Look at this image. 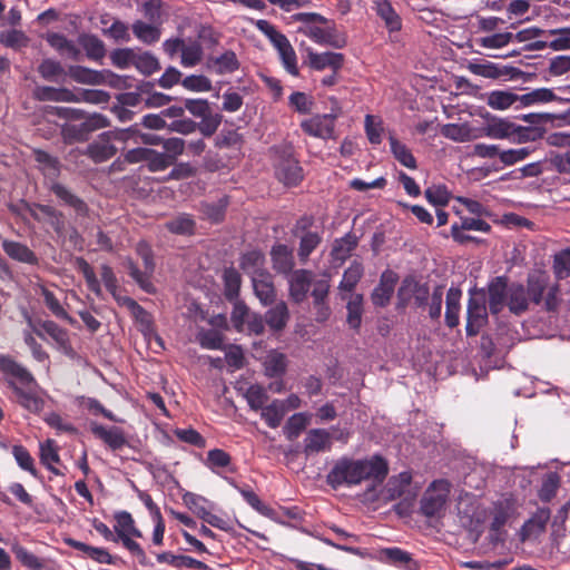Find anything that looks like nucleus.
<instances>
[{
    "instance_id": "obj_60",
    "label": "nucleus",
    "mask_w": 570,
    "mask_h": 570,
    "mask_svg": "<svg viewBox=\"0 0 570 570\" xmlns=\"http://www.w3.org/2000/svg\"><path fill=\"white\" fill-rule=\"evenodd\" d=\"M533 151H534V148H531V147H521V148L502 150V154H500V161L504 166H513L520 161H523Z\"/></svg>"
},
{
    "instance_id": "obj_23",
    "label": "nucleus",
    "mask_w": 570,
    "mask_h": 570,
    "mask_svg": "<svg viewBox=\"0 0 570 570\" xmlns=\"http://www.w3.org/2000/svg\"><path fill=\"white\" fill-rule=\"evenodd\" d=\"M68 76L76 82L83 85H102L105 83V73L82 66H70L67 71Z\"/></svg>"
},
{
    "instance_id": "obj_45",
    "label": "nucleus",
    "mask_w": 570,
    "mask_h": 570,
    "mask_svg": "<svg viewBox=\"0 0 570 570\" xmlns=\"http://www.w3.org/2000/svg\"><path fill=\"white\" fill-rule=\"evenodd\" d=\"M309 421H311V414H308V413L301 412V413L293 414L288 419V421L284 428V433H285L286 438L288 440L296 439L302 433V431H304L305 428L309 424Z\"/></svg>"
},
{
    "instance_id": "obj_29",
    "label": "nucleus",
    "mask_w": 570,
    "mask_h": 570,
    "mask_svg": "<svg viewBox=\"0 0 570 570\" xmlns=\"http://www.w3.org/2000/svg\"><path fill=\"white\" fill-rule=\"evenodd\" d=\"M285 414V403H283L282 400H273L261 410L262 419L272 429H276L281 425Z\"/></svg>"
},
{
    "instance_id": "obj_32",
    "label": "nucleus",
    "mask_w": 570,
    "mask_h": 570,
    "mask_svg": "<svg viewBox=\"0 0 570 570\" xmlns=\"http://www.w3.org/2000/svg\"><path fill=\"white\" fill-rule=\"evenodd\" d=\"M12 387L17 395L18 402L27 411L39 413L43 410L45 400L33 391H24L12 383Z\"/></svg>"
},
{
    "instance_id": "obj_54",
    "label": "nucleus",
    "mask_w": 570,
    "mask_h": 570,
    "mask_svg": "<svg viewBox=\"0 0 570 570\" xmlns=\"http://www.w3.org/2000/svg\"><path fill=\"white\" fill-rule=\"evenodd\" d=\"M180 53V63L188 68L196 66L202 60L203 49L197 41H190L184 43Z\"/></svg>"
},
{
    "instance_id": "obj_50",
    "label": "nucleus",
    "mask_w": 570,
    "mask_h": 570,
    "mask_svg": "<svg viewBox=\"0 0 570 570\" xmlns=\"http://www.w3.org/2000/svg\"><path fill=\"white\" fill-rule=\"evenodd\" d=\"M390 146L393 156L405 167L410 169L416 168V160L411 150L394 137H390Z\"/></svg>"
},
{
    "instance_id": "obj_52",
    "label": "nucleus",
    "mask_w": 570,
    "mask_h": 570,
    "mask_svg": "<svg viewBox=\"0 0 570 570\" xmlns=\"http://www.w3.org/2000/svg\"><path fill=\"white\" fill-rule=\"evenodd\" d=\"M543 136V130L539 127H524L514 124L513 134L510 141L514 144H525L535 141Z\"/></svg>"
},
{
    "instance_id": "obj_1",
    "label": "nucleus",
    "mask_w": 570,
    "mask_h": 570,
    "mask_svg": "<svg viewBox=\"0 0 570 570\" xmlns=\"http://www.w3.org/2000/svg\"><path fill=\"white\" fill-rule=\"evenodd\" d=\"M387 473V462L380 455H372L366 459L343 456L334 463L326 476V481L333 489L342 485H357L363 481L380 484L384 481Z\"/></svg>"
},
{
    "instance_id": "obj_26",
    "label": "nucleus",
    "mask_w": 570,
    "mask_h": 570,
    "mask_svg": "<svg viewBox=\"0 0 570 570\" xmlns=\"http://www.w3.org/2000/svg\"><path fill=\"white\" fill-rule=\"evenodd\" d=\"M276 175L285 185H297L302 178V168L298 161L293 158H287L281 163L276 168Z\"/></svg>"
},
{
    "instance_id": "obj_16",
    "label": "nucleus",
    "mask_w": 570,
    "mask_h": 570,
    "mask_svg": "<svg viewBox=\"0 0 570 570\" xmlns=\"http://www.w3.org/2000/svg\"><path fill=\"white\" fill-rule=\"evenodd\" d=\"M513 121L507 118H493L483 128L479 137H489L492 139H511L514 129Z\"/></svg>"
},
{
    "instance_id": "obj_33",
    "label": "nucleus",
    "mask_w": 570,
    "mask_h": 570,
    "mask_svg": "<svg viewBox=\"0 0 570 570\" xmlns=\"http://www.w3.org/2000/svg\"><path fill=\"white\" fill-rule=\"evenodd\" d=\"M441 132L444 137L460 142H465L479 138V134H476L465 124L444 125L441 129Z\"/></svg>"
},
{
    "instance_id": "obj_8",
    "label": "nucleus",
    "mask_w": 570,
    "mask_h": 570,
    "mask_svg": "<svg viewBox=\"0 0 570 570\" xmlns=\"http://www.w3.org/2000/svg\"><path fill=\"white\" fill-rule=\"evenodd\" d=\"M29 324L33 327L35 333L41 338H45V336L48 335L60 351L66 354L71 352L68 332L58 326L55 322L45 321L40 323L39 326H33L31 320H29Z\"/></svg>"
},
{
    "instance_id": "obj_21",
    "label": "nucleus",
    "mask_w": 570,
    "mask_h": 570,
    "mask_svg": "<svg viewBox=\"0 0 570 570\" xmlns=\"http://www.w3.org/2000/svg\"><path fill=\"white\" fill-rule=\"evenodd\" d=\"M309 66L315 70H324L326 68L337 71L343 65V55L338 52H309Z\"/></svg>"
},
{
    "instance_id": "obj_64",
    "label": "nucleus",
    "mask_w": 570,
    "mask_h": 570,
    "mask_svg": "<svg viewBox=\"0 0 570 570\" xmlns=\"http://www.w3.org/2000/svg\"><path fill=\"white\" fill-rule=\"evenodd\" d=\"M553 271L559 279L570 276V249H564L556 254L553 259Z\"/></svg>"
},
{
    "instance_id": "obj_30",
    "label": "nucleus",
    "mask_w": 570,
    "mask_h": 570,
    "mask_svg": "<svg viewBox=\"0 0 570 570\" xmlns=\"http://www.w3.org/2000/svg\"><path fill=\"white\" fill-rule=\"evenodd\" d=\"M462 291L458 287H450L446 293L445 322L449 327L459 324L460 301Z\"/></svg>"
},
{
    "instance_id": "obj_2",
    "label": "nucleus",
    "mask_w": 570,
    "mask_h": 570,
    "mask_svg": "<svg viewBox=\"0 0 570 570\" xmlns=\"http://www.w3.org/2000/svg\"><path fill=\"white\" fill-rule=\"evenodd\" d=\"M530 302L532 301L522 284L508 285L504 278L497 277L489 285V307L493 314L501 312L504 305L511 313L521 314L528 309Z\"/></svg>"
},
{
    "instance_id": "obj_39",
    "label": "nucleus",
    "mask_w": 570,
    "mask_h": 570,
    "mask_svg": "<svg viewBox=\"0 0 570 570\" xmlns=\"http://www.w3.org/2000/svg\"><path fill=\"white\" fill-rule=\"evenodd\" d=\"M487 104L497 110H505L513 105L518 106V95L508 90H493L488 94Z\"/></svg>"
},
{
    "instance_id": "obj_6",
    "label": "nucleus",
    "mask_w": 570,
    "mask_h": 570,
    "mask_svg": "<svg viewBox=\"0 0 570 570\" xmlns=\"http://www.w3.org/2000/svg\"><path fill=\"white\" fill-rule=\"evenodd\" d=\"M341 114V108L336 105L330 114L315 115L304 119L301 122L302 130L313 137L330 139L334 135L335 120Z\"/></svg>"
},
{
    "instance_id": "obj_41",
    "label": "nucleus",
    "mask_w": 570,
    "mask_h": 570,
    "mask_svg": "<svg viewBox=\"0 0 570 570\" xmlns=\"http://www.w3.org/2000/svg\"><path fill=\"white\" fill-rule=\"evenodd\" d=\"M265 373L269 377L279 376L287 367L286 355L278 351H271L264 361Z\"/></svg>"
},
{
    "instance_id": "obj_10",
    "label": "nucleus",
    "mask_w": 570,
    "mask_h": 570,
    "mask_svg": "<svg viewBox=\"0 0 570 570\" xmlns=\"http://www.w3.org/2000/svg\"><path fill=\"white\" fill-rule=\"evenodd\" d=\"M90 430L95 436L100 439L112 451L120 450L127 444L126 435L118 426H105L92 423Z\"/></svg>"
},
{
    "instance_id": "obj_27",
    "label": "nucleus",
    "mask_w": 570,
    "mask_h": 570,
    "mask_svg": "<svg viewBox=\"0 0 570 570\" xmlns=\"http://www.w3.org/2000/svg\"><path fill=\"white\" fill-rule=\"evenodd\" d=\"M556 99H557V96L554 95L552 89L538 88L530 92H527L523 95H518L517 108L542 105V104L554 101Z\"/></svg>"
},
{
    "instance_id": "obj_14",
    "label": "nucleus",
    "mask_w": 570,
    "mask_h": 570,
    "mask_svg": "<svg viewBox=\"0 0 570 570\" xmlns=\"http://www.w3.org/2000/svg\"><path fill=\"white\" fill-rule=\"evenodd\" d=\"M397 277L393 272H384L381 276L380 284L372 293V302L376 306H385L394 292Z\"/></svg>"
},
{
    "instance_id": "obj_46",
    "label": "nucleus",
    "mask_w": 570,
    "mask_h": 570,
    "mask_svg": "<svg viewBox=\"0 0 570 570\" xmlns=\"http://www.w3.org/2000/svg\"><path fill=\"white\" fill-rule=\"evenodd\" d=\"M347 301V323L353 328H358L362 320L363 296L361 294H351L345 298Z\"/></svg>"
},
{
    "instance_id": "obj_37",
    "label": "nucleus",
    "mask_w": 570,
    "mask_h": 570,
    "mask_svg": "<svg viewBox=\"0 0 570 570\" xmlns=\"http://www.w3.org/2000/svg\"><path fill=\"white\" fill-rule=\"evenodd\" d=\"M289 318V313L284 302L277 303L274 307L268 309L265 315L267 325L274 331L283 330Z\"/></svg>"
},
{
    "instance_id": "obj_12",
    "label": "nucleus",
    "mask_w": 570,
    "mask_h": 570,
    "mask_svg": "<svg viewBox=\"0 0 570 570\" xmlns=\"http://www.w3.org/2000/svg\"><path fill=\"white\" fill-rule=\"evenodd\" d=\"M252 285L256 297L263 305H269L275 299V287L272 275L266 271L252 278Z\"/></svg>"
},
{
    "instance_id": "obj_55",
    "label": "nucleus",
    "mask_w": 570,
    "mask_h": 570,
    "mask_svg": "<svg viewBox=\"0 0 570 570\" xmlns=\"http://www.w3.org/2000/svg\"><path fill=\"white\" fill-rule=\"evenodd\" d=\"M40 293L43 296L47 307L51 311V313L56 317L65 320V321L69 322L70 324H73V320L68 315V313L65 311V308L60 304L59 299L56 297V295L51 291H49L45 286H41Z\"/></svg>"
},
{
    "instance_id": "obj_15",
    "label": "nucleus",
    "mask_w": 570,
    "mask_h": 570,
    "mask_svg": "<svg viewBox=\"0 0 570 570\" xmlns=\"http://www.w3.org/2000/svg\"><path fill=\"white\" fill-rule=\"evenodd\" d=\"M428 295V287L413 279H405L399 289V298L403 305L413 298L417 306H422L426 302Z\"/></svg>"
},
{
    "instance_id": "obj_43",
    "label": "nucleus",
    "mask_w": 570,
    "mask_h": 570,
    "mask_svg": "<svg viewBox=\"0 0 570 570\" xmlns=\"http://www.w3.org/2000/svg\"><path fill=\"white\" fill-rule=\"evenodd\" d=\"M78 41H79V45L86 51V55L89 59L99 60L106 53L104 42L96 36L81 35L79 37Z\"/></svg>"
},
{
    "instance_id": "obj_58",
    "label": "nucleus",
    "mask_w": 570,
    "mask_h": 570,
    "mask_svg": "<svg viewBox=\"0 0 570 570\" xmlns=\"http://www.w3.org/2000/svg\"><path fill=\"white\" fill-rule=\"evenodd\" d=\"M75 264H76L77 269L82 273L88 288L91 292H94L96 295H100L101 294L100 282L96 277V274H95L92 267L88 264V262L85 261L83 258L79 257L76 259Z\"/></svg>"
},
{
    "instance_id": "obj_28",
    "label": "nucleus",
    "mask_w": 570,
    "mask_h": 570,
    "mask_svg": "<svg viewBox=\"0 0 570 570\" xmlns=\"http://www.w3.org/2000/svg\"><path fill=\"white\" fill-rule=\"evenodd\" d=\"M115 532L117 540L126 535H132L135 538H141V532L135 525V520L131 514L127 511H119L115 513Z\"/></svg>"
},
{
    "instance_id": "obj_13",
    "label": "nucleus",
    "mask_w": 570,
    "mask_h": 570,
    "mask_svg": "<svg viewBox=\"0 0 570 570\" xmlns=\"http://www.w3.org/2000/svg\"><path fill=\"white\" fill-rule=\"evenodd\" d=\"M487 307L483 301L479 302L475 298H470L468 304V322L466 333L468 335H476L480 328L487 322Z\"/></svg>"
},
{
    "instance_id": "obj_53",
    "label": "nucleus",
    "mask_w": 570,
    "mask_h": 570,
    "mask_svg": "<svg viewBox=\"0 0 570 570\" xmlns=\"http://www.w3.org/2000/svg\"><path fill=\"white\" fill-rule=\"evenodd\" d=\"M412 481V475L410 472L404 471L390 479L387 483V492L391 499H396L402 497L406 489L410 487Z\"/></svg>"
},
{
    "instance_id": "obj_51",
    "label": "nucleus",
    "mask_w": 570,
    "mask_h": 570,
    "mask_svg": "<svg viewBox=\"0 0 570 570\" xmlns=\"http://www.w3.org/2000/svg\"><path fill=\"white\" fill-rule=\"evenodd\" d=\"M0 368L4 373L18 379L22 384H29L33 382L32 375L26 368L8 357L0 356Z\"/></svg>"
},
{
    "instance_id": "obj_62",
    "label": "nucleus",
    "mask_w": 570,
    "mask_h": 570,
    "mask_svg": "<svg viewBox=\"0 0 570 570\" xmlns=\"http://www.w3.org/2000/svg\"><path fill=\"white\" fill-rule=\"evenodd\" d=\"M559 482L560 479L557 473H548L543 478L541 487L539 489V498L544 502L550 501L557 493Z\"/></svg>"
},
{
    "instance_id": "obj_7",
    "label": "nucleus",
    "mask_w": 570,
    "mask_h": 570,
    "mask_svg": "<svg viewBox=\"0 0 570 570\" xmlns=\"http://www.w3.org/2000/svg\"><path fill=\"white\" fill-rule=\"evenodd\" d=\"M136 250L137 254L144 261L145 272H140L131 261H128L127 268L129 275L137 282V284L144 291L151 293L154 291V286L149 279V276L151 275L155 268L151 248L146 242H139L137 244Z\"/></svg>"
},
{
    "instance_id": "obj_49",
    "label": "nucleus",
    "mask_w": 570,
    "mask_h": 570,
    "mask_svg": "<svg viewBox=\"0 0 570 570\" xmlns=\"http://www.w3.org/2000/svg\"><path fill=\"white\" fill-rule=\"evenodd\" d=\"M11 551L23 567L30 570H41L43 568L41 560L18 542H13L11 544Z\"/></svg>"
},
{
    "instance_id": "obj_47",
    "label": "nucleus",
    "mask_w": 570,
    "mask_h": 570,
    "mask_svg": "<svg viewBox=\"0 0 570 570\" xmlns=\"http://www.w3.org/2000/svg\"><path fill=\"white\" fill-rule=\"evenodd\" d=\"M40 76L48 81H59L67 75L62 65L53 59H43L38 67Z\"/></svg>"
},
{
    "instance_id": "obj_36",
    "label": "nucleus",
    "mask_w": 570,
    "mask_h": 570,
    "mask_svg": "<svg viewBox=\"0 0 570 570\" xmlns=\"http://www.w3.org/2000/svg\"><path fill=\"white\" fill-rule=\"evenodd\" d=\"M376 13L384 20L390 31L401 29V19L387 0H374Z\"/></svg>"
},
{
    "instance_id": "obj_19",
    "label": "nucleus",
    "mask_w": 570,
    "mask_h": 570,
    "mask_svg": "<svg viewBox=\"0 0 570 570\" xmlns=\"http://www.w3.org/2000/svg\"><path fill=\"white\" fill-rule=\"evenodd\" d=\"M466 69L475 76L489 79H498L508 75L504 68L488 60H470L466 63Z\"/></svg>"
},
{
    "instance_id": "obj_22",
    "label": "nucleus",
    "mask_w": 570,
    "mask_h": 570,
    "mask_svg": "<svg viewBox=\"0 0 570 570\" xmlns=\"http://www.w3.org/2000/svg\"><path fill=\"white\" fill-rule=\"evenodd\" d=\"M273 267L276 272L288 274L294 267V258L292 249L286 245H275L271 250Z\"/></svg>"
},
{
    "instance_id": "obj_56",
    "label": "nucleus",
    "mask_w": 570,
    "mask_h": 570,
    "mask_svg": "<svg viewBox=\"0 0 570 570\" xmlns=\"http://www.w3.org/2000/svg\"><path fill=\"white\" fill-rule=\"evenodd\" d=\"M245 399L252 410L261 411L266 405L268 395L262 385L254 384L246 390Z\"/></svg>"
},
{
    "instance_id": "obj_35",
    "label": "nucleus",
    "mask_w": 570,
    "mask_h": 570,
    "mask_svg": "<svg viewBox=\"0 0 570 570\" xmlns=\"http://www.w3.org/2000/svg\"><path fill=\"white\" fill-rule=\"evenodd\" d=\"M265 258L259 250H249L240 258L242 269L253 278L259 273L266 272L264 268Z\"/></svg>"
},
{
    "instance_id": "obj_31",
    "label": "nucleus",
    "mask_w": 570,
    "mask_h": 570,
    "mask_svg": "<svg viewBox=\"0 0 570 570\" xmlns=\"http://www.w3.org/2000/svg\"><path fill=\"white\" fill-rule=\"evenodd\" d=\"M210 68L218 75H226L239 68V61L234 51L226 50L210 60Z\"/></svg>"
},
{
    "instance_id": "obj_18",
    "label": "nucleus",
    "mask_w": 570,
    "mask_h": 570,
    "mask_svg": "<svg viewBox=\"0 0 570 570\" xmlns=\"http://www.w3.org/2000/svg\"><path fill=\"white\" fill-rule=\"evenodd\" d=\"M2 248L13 261L30 265L38 264V257L36 254L22 243L4 239L2 242Z\"/></svg>"
},
{
    "instance_id": "obj_20",
    "label": "nucleus",
    "mask_w": 570,
    "mask_h": 570,
    "mask_svg": "<svg viewBox=\"0 0 570 570\" xmlns=\"http://www.w3.org/2000/svg\"><path fill=\"white\" fill-rule=\"evenodd\" d=\"M550 519V510L541 508L523 524L522 527V539H530L541 534Z\"/></svg>"
},
{
    "instance_id": "obj_59",
    "label": "nucleus",
    "mask_w": 570,
    "mask_h": 570,
    "mask_svg": "<svg viewBox=\"0 0 570 570\" xmlns=\"http://www.w3.org/2000/svg\"><path fill=\"white\" fill-rule=\"evenodd\" d=\"M512 513V505L509 500L500 501L494 507L491 528L499 531L508 521Z\"/></svg>"
},
{
    "instance_id": "obj_42",
    "label": "nucleus",
    "mask_w": 570,
    "mask_h": 570,
    "mask_svg": "<svg viewBox=\"0 0 570 570\" xmlns=\"http://www.w3.org/2000/svg\"><path fill=\"white\" fill-rule=\"evenodd\" d=\"M474 42L484 49H502L514 42L512 32H497L475 38Z\"/></svg>"
},
{
    "instance_id": "obj_3",
    "label": "nucleus",
    "mask_w": 570,
    "mask_h": 570,
    "mask_svg": "<svg viewBox=\"0 0 570 570\" xmlns=\"http://www.w3.org/2000/svg\"><path fill=\"white\" fill-rule=\"evenodd\" d=\"M134 132L132 128L102 132L88 146L87 154L96 163L106 161L119 149L116 142L125 144Z\"/></svg>"
},
{
    "instance_id": "obj_34",
    "label": "nucleus",
    "mask_w": 570,
    "mask_h": 570,
    "mask_svg": "<svg viewBox=\"0 0 570 570\" xmlns=\"http://www.w3.org/2000/svg\"><path fill=\"white\" fill-rule=\"evenodd\" d=\"M297 31L318 45H331L337 48L342 47L338 41L333 39L332 33L322 27L305 24L299 27Z\"/></svg>"
},
{
    "instance_id": "obj_63",
    "label": "nucleus",
    "mask_w": 570,
    "mask_h": 570,
    "mask_svg": "<svg viewBox=\"0 0 570 570\" xmlns=\"http://www.w3.org/2000/svg\"><path fill=\"white\" fill-rule=\"evenodd\" d=\"M134 66L144 75H151L159 69L158 60L150 53H136Z\"/></svg>"
},
{
    "instance_id": "obj_44",
    "label": "nucleus",
    "mask_w": 570,
    "mask_h": 570,
    "mask_svg": "<svg viewBox=\"0 0 570 570\" xmlns=\"http://www.w3.org/2000/svg\"><path fill=\"white\" fill-rule=\"evenodd\" d=\"M384 557L394 566L403 567L406 570H416L417 564L411 554L400 548H387L383 550Z\"/></svg>"
},
{
    "instance_id": "obj_24",
    "label": "nucleus",
    "mask_w": 570,
    "mask_h": 570,
    "mask_svg": "<svg viewBox=\"0 0 570 570\" xmlns=\"http://www.w3.org/2000/svg\"><path fill=\"white\" fill-rule=\"evenodd\" d=\"M363 275V266L358 262H353L350 267L344 272L343 278L340 283L338 289L342 299L347 298L348 295L354 294L353 289Z\"/></svg>"
},
{
    "instance_id": "obj_25",
    "label": "nucleus",
    "mask_w": 570,
    "mask_h": 570,
    "mask_svg": "<svg viewBox=\"0 0 570 570\" xmlns=\"http://www.w3.org/2000/svg\"><path fill=\"white\" fill-rule=\"evenodd\" d=\"M549 282V276L546 272L534 271L528 276V287L525 288L530 299L534 304L541 302L543 292L546 291Z\"/></svg>"
},
{
    "instance_id": "obj_17",
    "label": "nucleus",
    "mask_w": 570,
    "mask_h": 570,
    "mask_svg": "<svg viewBox=\"0 0 570 570\" xmlns=\"http://www.w3.org/2000/svg\"><path fill=\"white\" fill-rule=\"evenodd\" d=\"M331 446V434L324 429L311 430L304 440V452L306 454L327 451Z\"/></svg>"
},
{
    "instance_id": "obj_9",
    "label": "nucleus",
    "mask_w": 570,
    "mask_h": 570,
    "mask_svg": "<svg viewBox=\"0 0 570 570\" xmlns=\"http://www.w3.org/2000/svg\"><path fill=\"white\" fill-rule=\"evenodd\" d=\"M101 279L106 286V288L114 295L118 302L125 306H127L137 317L141 316V321L148 318L147 313L130 297L124 296L119 297L116 295L117 292V278L112 272V269L107 266H101Z\"/></svg>"
},
{
    "instance_id": "obj_57",
    "label": "nucleus",
    "mask_w": 570,
    "mask_h": 570,
    "mask_svg": "<svg viewBox=\"0 0 570 570\" xmlns=\"http://www.w3.org/2000/svg\"><path fill=\"white\" fill-rule=\"evenodd\" d=\"M230 463V455L222 449H213L208 451L205 460V465L215 473H218V469L228 468Z\"/></svg>"
},
{
    "instance_id": "obj_4",
    "label": "nucleus",
    "mask_w": 570,
    "mask_h": 570,
    "mask_svg": "<svg viewBox=\"0 0 570 570\" xmlns=\"http://www.w3.org/2000/svg\"><path fill=\"white\" fill-rule=\"evenodd\" d=\"M451 483L444 479L433 481L421 499V511L425 517L440 515L446 505Z\"/></svg>"
},
{
    "instance_id": "obj_11",
    "label": "nucleus",
    "mask_w": 570,
    "mask_h": 570,
    "mask_svg": "<svg viewBox=\"0 0 570 570\" xmlns=\"http://www.w3.org/2000/svg\"><path fill=\"white\" fill-rule=\"evenodd\" d=\"M288 283L292 299L301 303L306 298L312 285V273L305 269L295 271L289 275Z\"/></svg>"
},
{
    "instance_id": "obj_61",
    "label": "nucleus",
    "mask_w": 570,
    "mask_h": 570,
    "mask_svg": "<svg viewBox=\"0 0 570 570\" xmlns=\"http://www.w3.org/2000/svg\"><path fill=\"white\" fill-rule=\"evenodd\" d=\"M365 132L371 144H381L383 134V122L381 118L372 115H366Z\"/></svg>"
},
{
    "instance_id": "obj_48",
    "label": "nucleus",
    "mask_w": 570,
    "mask_h": 570,
    "mask_svg": "<svg viewBox=\"0 0 570 570\" xmlns=\"http://www.w3.org/2000/svg\"><path fill=\"white\" fill-rule=\"evenodd\" d=\"M357 239L351 234H346L344 237L336 239L332 248V256L335 261L344 262L356 247Z\"/></svg>"
},
{
    "instance_id": "obj_40",
    "label": "nucleus",
    "mask_w": 570,
    "mask_h": 570,
    "mask_svg": "<svg viewBox=\"0 0 570 570\" xmlns=\"http://www.w3.org/2000/svg\"><path fill=\"white\" fill-rule=\"evenodd\" d=\"M39 448L41 463L52 473L59 475V470L55 468V464L60 462L56 442L49 439L45 442H41Z\"/></svg>"
},
{
    "instance_id": "obj_5",
    "label": "nucleus",
    "mask_w": 570,
    "mask_h": 570,
    "mask_svg": "<svg viewBox=\"0 0 570 570\" xmlns=\"http://www.w3.org/2000/svg\"><path fill=\"white\" fill-rule=\"evenodd\" d=\"M184 504L199 519L219 530L227 531L228 522L222 517L213 513L215 504L203 495L186 492L183 494Z\"/></svg>"
},
{
    "instance_id": "obj_38",
    "label": "nucleus",
    "mask_w": 570,
    "mask_h": 570,
    "mask_svg": "<svg viewBox=\"0 0 570 570\" xmlns=\"http://www.w3.org/2000/svg\"><path fill=\"white\" fill-rule=\"evenodd\" d=\"M134 35L144 43L150 45L157 42L160 38V28L157 23H147L144 21L134 22L132 27Z\"/></svg>"
}]
</instances>
